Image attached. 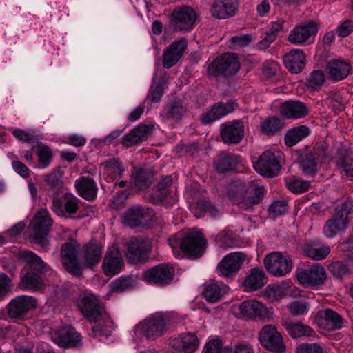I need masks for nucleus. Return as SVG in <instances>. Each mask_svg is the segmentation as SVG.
I'll return each mask as SVG.
<instances>
[{
	"instance_id": "nucleus-48",
	"label": "nucleus",
	"mask_w": 353,
	"mask_h": 353,
	"mask_svg": "<svg viewBox=\"0 0 353 353\" xmlns=\"http://www.w3.org/2000/svg\"><path fill=\"white\" fill-rule=\"evenodd\" d=\"M185 112L186 109L179 100H174L168 103L163 110L165 117L174 121H180Z\"/></svg>"
},
{
	"instance_id": "nucleus-15",
	"label": "nucleus",
	"mask_w": 353,
	"mask_h": 353,
	"mask_svg": "<svg viewBox=\"0 0 353 353\" xmlns=\"http://www.w3.org/2000/svg\"><path fill=\"white\" fill-rule=\"evenodd\" d=\"M206 248V240L201 232L187 234L180 241V249L187 256L196 259L201 257Z\"/></svg>"
},
{
	"instance_id": "nucleus-56",
	"label": "nucleus",
	"mask_w": 353,
	"mask_h": 353,
	"mask_svg": "<svg viewBox=\"0 0 353 353\" xmlns=\"http://www.w3.org/2000/svg\"><path fill=\"white\" fill-rule=\"evenodd\" d=\"M215 243L221 248H234L236 244L234 234L232 231L223 230L214 237Z\"/></svg>"
},
{
	"instance_id": "nucleus-24",
	"label": "nucleus",
	"mask_w": 353,
	"mask_h": 353,
	"mask_svg": "<svg viewBox=\"0 0 353 353\" xmlns=\"http://www.w3.org/2000/svg\"><path fill=\"white\" fill-rule=\"evenodd\" d=\"M241 163V157L232 152L222 151L213 159L214 170L220 174L234 171Z\"/></svg>"
},
{
	"instance_id": "nucleus-7",
	"label": "nucleus",
	"mask_w": 353,
	"mask_h": 353,
	"mask_svg": "<svg viewBox=\"0 0 353 353\" xmlns=\"http://www.w3.org/2000/svg\"><path fill=\"white\" fill-rule=\"evenodd\" d=\"M172 182V175L162 177L154 186L153 192L150 195V202L154 205H172L174 204L176 201V197L171 190Z\"/></svg>"
},
{
	"instance_id": "nucleus-59",
	"label": "nucleus",
	"mask_w": 353,
	"mask_h": 353,
	"mask_svg": "<svg viewBox=\"0 0 353 353\" xmlns=\"http://www.w3.org/2000/svg\"><path fill=\"white\" fill-rule=\"evenodd\" d=\"M328 270L336 279H343L350 273L349 265L346 263L339 261L330 263Z\"/></svg>"
},
{
	"instance_id": "nucleus-55",
	"label": "nucleus",
	"mask_w": 353,
	"mask_h": 353,
	"mask_svg": "<svg viewBox=\"0 0 353 353\" xmlns=\"http://www.w3.org/2000/svg\"><path fill=\"white\" fill-rule=\"evenodd\" d=\"M286 185L292 193L302 194L309 190L310 182L305 181L301 177L292 176L287 180Z\"/></svg>"
},
{
	"instance_id": "nucleus-25",
	"label": "nucleus",
	"mask_w": 353,
	"mask_h": 353,
	"mask_svg": "<svg viewBox=\"0 0 353 353\" xmlns=\"http://www.w3.org/2000/svg\"><path fill=\"white\" fill-rule=\"evenodd\" d=\"M281 115L288 120H296L305 117L309 114L306 104L298 100H288L280 107Z\"/></svg>"
},
{
	"instance_id": "nucleus-12",
	"label": "nucleus",
	"mask_w": 353,
	"mask_h": 353,
	"mask_svg": "<svg viewBox=\"0 0 353 353\" xmlns=\"http://www.w3.org/2000/svg\"><path fill=\"white\" fill-rule=\"evenodd\" d=\"M79 202L74 194L65 193L53 199L51 209L60 217L73 218L80 208Z\"/></svg>"
},
{
	"instance_id": "nucleus-18",
	"label": "nucleus",
	"mask_w": 353,
	"mask_h": 353,
	"mask_svg": "<svg viewBox=\"0 0 353 353\" xmlns=\"http://www.w3.org/2000/svg\"><path fill=\"white\" fill-rule=\"evenodd\" d=\"M259 339L261 345L266 349L276 353H282L285 351V345L283 343L281 334L272 325H265L260 332Z\"/></svg>"
},
{
	"instance_id": "nucleus-57",
	"label": "nucleus",
	"mask_w": 353,
	"mask_h": 353,
	"mask_svg": "<svg viewBox=\"0 0 353 353\" xmlns=\"http://www.w3.org/2000/svg\"><path fill=\"white\" fill-rule=\"evenodd\" d=\"M265 299L274 302L283 298L286 293L283 287L279 285H269L263 292Z\"/></svg>"
},
{
	"instance_id": "nucleus-20",
	"label": "nucleus",
	"mask_w": 353,
	"mask_h": 353,
	"mask_svg": "<svg viewBox=\"0 0 353 353\" xmlns=\"http://www.w3.org/2000/svg\"><path fill=\"white\" fill-rule=\"evenodd\" d=\"M169 346L179 353H194L199 347V341L193 332H184L169 340Z\"/></svg>"
},
{
	"instance_id": "nucleus-45",
	"label": "nucleus",
	"mask_w": 353,
	"mask_h": 353,
	"mask_svg": "<svg viewBox=\"0 0 353 353\" xmlns=\"http://www.w3.org/2000/svg\"><path fill=\"white\" fill-rule=\"evenodd\" d=\"M225 288L218 283H206L203 290V295L208 303H216L225 294Z\"/></svg>"
},
{
	"instance_id": "nucleus-36",
	"label": "nucleus",
	"mask_w": 353,
	"mask_h": 353,
	"mask_svg": "<svg viewBox=\"0 0 353 353\" xmlns=\"http://www.w3.org/2000/svg\"><path fill=\"white\" fill-rule=\"evenodd\" d=\"M330 247L325 243L313 241L306 242L303 246V252L305 254L316 261H321L326 258L330 253Z\"/></svg>"
},
{
	"instance_id": "nucleus-32",
	"label": "nucleus",
	"mask_w": 353,
	"mask_h": 353,
	"mask_svg": "<svg viewBox=\"0 0 353 353\" xmlns=\"http://www.w3.org/2000/svg\"><path fill=\"white\" fill-rule=\"evenodd\" d=\"M238 8V1H214L210 12L214 19H225L235 15Z\"/></svg>"
},
{
	"instance_id": "nucleus-53",
	"label": "nucleus",
	"mask_w": 353,
	"mask_h": 353,
	"mask_svg": "<svg viewBox=\"0 0 353 353\" xmlns=\"http://www.w3.org/2000/svg\"><path fill=\"white\" fill-rule=\"evenodd\" d=\"M133 175L135 185L140 190H143L150 186L154 178L152 172L143 168H135Z\"/></svg>"
},
{
	"instance_id": "nucleus-26",
	"label": "nucleus",
	"mask_w": 353,
	"mask_h": 353,
	"mask_svg": "<svg viewBox=\"0 0 353 353\" xmlns=\"http://www.w3.org/2000/svg\"><path fill=\"white\" fill-rule=\"evenodd\" d=\"M187 47L186 39L175 40L163 52V66L169 69L174 65L183 56Z\"/></svg>"
},
{
	"instance_id": "nucleus-14",
	"label": "nucleus",
	"mask_w": 353,
	"mask_h": 353,
	"mask_svg": "<svg viewBox=\"0 0 353 353\" xmlns=\"http://www.w3.org/2000/svg\"><path fill=\"white\" fill-rule=\"evenodd\" d=\"M175 274L174 268L167 263H161L145 270L143 278L151 284L167 285L172 283Z\"/></svg>"
},
{
	"instance_id": "nucleus-35",
	"label": "nucleus",
	"mask_w": 353,
	"mask_h": 353,
	"mask_svg": "<svg viewBox=\"0 0 353 353\" xmlns=\"http://www.w3.org/2000/svg\"><path fill=\"white\" fill-rule=\"evenodd\" d=\"M18 257L27 264L28 270L41 275L47 272L48 265L46 263L32 251L21 250L19 252Z\"/></svg>"
},
{
	"instance_id": "nucleus-47",
	"label": "nucleus",
	"mask_w": 353,
	"mask_h": 353,
	"mask_svg": "<svg viewBox=\"0 0 353 353\" xmlns=\"http://www.w3.org/2000/svg\"><path fill=\"white\" fill-rule=\"evenodd\" d=\"M284 127V122L279 117L272 116L267 117L260 125L263 134L268 136H274Z\"/></svg>"
},
{
	"instance_id": "nucleus-37",
	"label": "nucleus",
	"mask_w": 353,
	"mask_h": 353,
	"mask_svg": "<svg viewBox=\"0 0 353 353\" xmlns=\"http://www.w3.org/2000/svg\"><path fill=\"white\" fill-rule=\"evenodd\" d=\"M265 284V274L263 269L252 268L246 276L243 287L246 292H254L262 288Z\"/></svg>"
},
{
	"instance_id": "nucleus-8",
	"label": "nucleus",
	"mask_w": 353,
	"mask_h": 353,
	"mask_svg": "<svg viewBox=\"0 0 353 353\" xmlns=\"http://www.w3.org/2000/svg\"><path fill=\"white\" fill-rule=\"evenodd\" d=\"M166 319L163 314L153 315L138 324L134 330L135 333L142 334L147 339L161 336L166 330Z\"/></svg>"
},
{
	"instance_id": "nucleus-28",
	"label": "nucleus",
	"mask_w": 353,
	"mask_h": 353,
	"mask_svg": "<svg viewBox=\"0 0 353 353\" xmlns=\"http://www.w3.org/2000/svg\"><path fill=\"white\" fill-rule=\"evenodd\" d=\"M150 216L149 208L141 205L129 208L122 216V222L125 225L134 228L141 226Z\"/></svg>"
},
{
	"instance_id": "nucleus-34",
	"label": "nucleus",
	"mask_w": 353,
	"mask_h": 353,
	"mask_svg": "<svg viewBox=\"0 0 353 353\" xmlns=\"http://www.w3.org/2000/svg\"><path fill=\"white\" fill-rule=\"evenodd\" d=\"M326 69L328 72L329 79L339 81L345 79L350 74L351 65L341 59H332L327 63Z\"/></svg>"
},
{
	"instance_id": "nucleus-62",
	"label": "nucleus",
	"mask_w": 353,
	"mask_h": 353,
	"mask_svg": "<svg viewBox=\"0 0 353 353\" xmlns=\"http://www.w3.org/2000/svg\"><path fill=\"white\" fill-rule=\"evenodd\" d=\"M12 283L10 277L4 273L0 274V299H3L12 292Z\"/></svg>"
},
{
	"instance_id": "nucleus-46",
	"label": "nucleus",
	"mask_w": 353,
	"mask_h": 353,
	"mask_svg": "<svg viewBox=\"0 0 353 353\" xmlns=\"http://www.w3.org/2000/svg\"><path fill=\"white\" fill-rule=\"evenodd\" d=\"M284 22L283 19H279L271 23L270 30L266 32L265 37L257 43L259 49L265 50L268 48L276 40L278 33L283 29Z\"/></svg>"
},
{
	"instance_id": "nucleus-41",
	"label": "nucleus",
	"mask_w": 353,
	"mask_h": 353,
	"mask_svg": "<svg viewBox=\"0 0 353 353\" xmlns=\"http://www.w3.org/2000/svg\"><path fill=\"white\" fill-rule=\"evenodd\" d=\"M318 316L320 323L325 325L329 330L340 329L343 325V318L332 309L319 312Z\"/></svg>"
},
{
	"instance_id": "nucleus-23",
	"label": "nucleus",
	"mask_w": 353,
	"mask_h": 353,
	"mask_svg": "<svg viewBox=\"0 0 353 353\" xmlns=\"http://www.w3.org/2000/svg\"><path fill=\"white\" fill-rule=\"evenodd\" d=\"M52 341L62 347H74L81 345L82 336L73 327L68 326L57 331Z\"/></svg>"
},
{
	"instance_id": "nucleus-27",
	"label": "nucleus",
	"mask_w": 353,
	"mask_h": 353,
	"mask_svg": "<svg viewBox=\"0 0 353 353\" xmlns=\"http://www.w3.org/2000/svg\"><path fill=\"white\" fill-rule=\"evenodd\" d=\"M234 105L235 102L232 100L227 103H216L208 112L201 115L200 119L201 123L207 125L220 119L232 112L234 110Z\"/></svg>"
},
{
	"instance_id": "nucleus-39",
	"label": "nucleus",
	"mask_w": 353,
	"mask_h": 353,
	"mask_svg": "<svg viewBox=\"0 0 353 353\" xmlns=\"http://www.w3.org/2000/svg\"><path fill=\"white\" fill-rule=\"evenodd\" d=\"M192 211L196 218L203 217L206 214H209L212 218H216L220 214L217 208L207 199H199L192 208Z\"/></svg>"
},
{
	"instance_id": "nucleus-22",
	"label": "nucleus",
	"mask_w": 353,
	"mask_h": 353,
	"mask_svg": "<svg viewBox=\"0 0 353 353\" xmlns=\"http://www.w3.org/2000/svg\"><path fill=\"white\" fill-rule=\"evenodd\" d=\"M245 260V254L242 252L228 254L219 262L218 271L221 276H232L239 270Z\"/></svg>"
},
{
	"instance_id": "nucleus-29",
	"label": "nucleus",
	"mask_w": 353,
	"mask_h": 353,
	"mask_svg": "<svg viewBox=\"0 0 353 353\" xmlns=\"http://www.w3.org/2000/svg\"><path fill=\"white\" fill-rule=\"evenodd\" d=\"M283 64L293 74L300 73L305 66V55L300 49H292L283 57Z\"/></svg>"
},
{
	"instance_id": "nucleus-63",
	"label": "nucleus",
	"mask_w": 353,
	"mask_h": 353,
	"mask_svg": "<svg viewBox=\"0 0 353 353\" xmlns=\"http://www.w3.org/2000/svg\"><path fill=\"white\" fill-rule=\"evenodd\" d=\"M288 203L284 200L274 201L268 208L269 212L274 216H279L287 210Z\"/></svg>"
},
{
	"instance_id": "nucleus-52",
	"label": "nucleus",
	"mask_w": 353,
	"mask_h": 353,
	"mask_svg": "<svg viewBox=\"0 0 353 353\" xmlns=\"http://www.w3.org/2000/svg\"><path fill=\"white\" fill-rule=\"evenodd\" d=\"M112 322L111 321H105L103 323L101 322L92 326L91 330L88 331V335L94 339H99L103 341V339H108L112 335Z\"/></svg>"
},
{
	"instance_id": "nucleus-5",
	"label": "nucleus",
	"mask_w": 353,
	"mask_h": 353,
	"mask_svg": "<svg viewBox=\"0 0 353 353\" xmlns=\"http://www.w3.org/2000/svg\"><path fill=\"white\" fill-rule=\"evenodd\" d=\"M79 244L73 239H68L61 248L60 254L62 265L65 270L74 276H81L83 269L78 261Z\"/></svg>"
},
{
	"instance_id": "nucleus-21",
	"label": "nucleus",
	"mask_w": 353,
	"mask_h": 353,
	"mask_svg": "<svg viewBox=\"0 0 353 353\" xmlns=\"http://www.w3.org/2000/svg\"><path fill=\"white\" fill-rule=\"evenodd\" d=\"M123 266V260L119 249L109 248L105 252L101 266L105 276H113L121 272Z\"/></svg>"
},
{
	"instance_id": "nucleus-61",
	"label": "nucleus",
	"mask_w": 353,
	"mask_h": 353,
	"mask_svg": "<svg viewBox=\"0 0 353 353\" xmlns=\"http://www.w3.org/2000/svg\"><path fill=\"white\" fill-rule=\"evenodd\" d=\"M325 82V75L322 70H317L312 72L307 81V85L313 90H318Z\"/></svg>"
},
{
	"instance_id": "nucleus-50",
	"label": "nucleus",
	"mask_w": 353,
	"mask_h": 353,
	"mask_svg": "<svg viewBox=\"0 0 353 353\" xmlns=\"http://www.w3.org/2000/svg\"><path fill=\"white\" fill-rule=\"evenodd\" d=\"M333 214L350 225L351 216L353 214V199L347 198L335 206Z\"/></svg>"
},
{
	"instance_id": "nucleus-19",
	"label": "nucleus",
	"mask_w": 353,
	"mask_h": 353,
	"mask_svg": "<svg viewBox=\"0 0 353 353\" xmlns=\"http://www.w3.org/2000/svg\"><path fill=\"white\" fill-rule=\"evenodd\" d=\"M219 130L222 141L227 145L238 144L244 137V125L241 120L225 122Z\"/></svg>"
},
{
	"instance_id": "nucleus-54",
	"label": "nucleus",
	"mask_w": 353,
	"mask_h": 353,
	"mask_svg": "<svg viewBox=\"0 0 353 353\" xmlns=\"http://www.w3.org/2000/svg\"><path fill=\"white\" fill-rule=\"evenodd\" d=\"M36 155L38 159V168L44 169L49 167L53 159V153L48 146L39 143L37 145Z\"/></svg>"
},
{
	"instance_id": "nucleus-3",
	"label": "nucleus",
	"mask_w": 353,
	"mask_h": 353,
	"mask_svg": "<svg viewBox=\"0 0 353 353\" xmlns=\"http://www.w3.org/2000/svg\"><path fill=\"white\" fill-rule=\"evenodd\" d=\"M37 307V301L32 296L20 295L13 298L6 306L8 316L14 320L30 318Z\"/></svg>"
},
{
	"instance_id": "nucleus-44",
	"label": "nucleus",
	"mask_w": 353,
	"mask_h": 353,
	"mask_svg": "<svg viewBox=\"0 0 353 353\" xmlns=\"http://www.w3.org/2000/svg\"><path fill=\"white\" fill-rule=\"evenodd\" d=\"M284 327L288 334L293 339L301 338L303 336H310L314 332L310 326L297 322H286Z\"/></svg>"
},
{
	"instance_id": "nucleus-33",
	"label": "nucleus",
	"mask_w": 353,
	"mask_h": 353,
	"mask_svg": "<svg viewBox=\"0 0 353 353\" xmlns=\"http://www.w3.org/2000/svg\"><path fill=\"white\" fill-rule=\"evenodd\" d=\"M74 187L78 194L88 201H94L97 196L98 188L92 178L80 177L75 181Z\"/></svg>"
},
{
	"instance_id": "nucleus-17",
	"label": "nucleus",
	"mask_w": 353,
	"mask_h": 353,
	"mask_svg": "<svg viewBox=\"0 0 353 353\" xmlns=\"http://www.w3.org/2000/svg\"><path fill=\"white\" fill-rule=\"evenodd\" d=\"M265 269L270 274L283 276L292 268V262L289 257L283 256L279 252H272L265 256L263 261Z\"/></svg>"
},
{
	"instance_id": "nucleus-42",
	"label": "nucleus",
	"mask_w": 353,
	"mask_h": 353,
	"mask_svg": "<svg viewBox=\"0 0 353 353\" xmlns=\"http://www.w3.org/2000/svg\"><path fill=\"white\" fill-rule=\"evenodd\" d=\"M337 166L342 170L343 176L353 180V158L346 150L338 151L336 159Z\"/></svg>"
},
{
	"instance_id": "nucleus-60",
	"label": "nucleus",
	"mask_w": 353,
	"mask_h": 353,
	"mask_svg": "<svg viewBox=\"0 0 353 353\" xmlns=\"http://www.w3.org/2000/svg\"><path fill=\"white\" fill-rule=\"evenodd\" d=\"M164 90L165 81L163 79H160L157 83L151 85L147 95V99H150L153 103L159 102L163 95Z\"/></svg>"
},
{
	"instance_id": "nucleus-51",
	"label": "nucleus",
	"mask_w": 353,
	"mask_h": 353,
	"mask_svg": "<svg viewBox=\"0 0 353 353\" xmlns=\"http://www.w3.org/2000/svg\"><path fill=\"white\" fill-rule=\"evenodd\" d=\"M317 157L311 152H306L301 156L299 164L303 173L309 176H314L317 172Z\"/></svg>"
},
{
	"instance_id": "nucleus-40",
	"label": "nucleus",
	"mask_w": 353,
	"mask_h": 353,
	"mask_svg": "<svg viewBox=\"0 0 353 353\" xmlns=\"http://www.w3.org/2000/svg\"><path fill=\"white\" fill-rule=\"evenodd\" d=\"M348 226V224L339 219V217L332 213L331 217L325 221L323 232L327 238L332 239L339 233L345 231Z\"/></svg>"
},
{
	"instance_id": "nucleus-16",
	"label": "nucleus",
	"mask_w": 353,
	"mask_h": 353,
	"mask_svg": "<svg viewBox=\"0 0 353 353\" xmlns=\"http://www.w3.org/2000/svg\"><path fill=\"white\" fill-rule=\"evenodd\" d=\"M253 166L259 174L268 178L276 176L281 168L279 160L270 150L263 152Z\"/></svg>"
},
{
	"instance_id": "nucleus-9",
	"label": "nucleus",
	"mask_w": 353,
	"mask_h": 353,
	"mask_svg": "<svg viewBox=\"0 0 353 353\" xmlns=\"http://www.w3.org/2000/svg\"><path fill=\"white\" fill-rule=\"evenodd\" d=\"M197 14L190 6H183L172 11L170 24L176 31L188 32L192 29L197 19Z\"/></svg>"
},
{
	"instance_id": "nucleus-10",
	"label": "nucleus",
	"mask_w": 353,
	"mask_h": 353,
	"mask_svg": "<svg viewBox=\"0 0 353 353\" xmlns=\"http://www.w3.org/2000/svg\"><path fill=\"white\" fill-rule=\"evenodd\" d=\"M319 30L317 23L306 21L295 26L288 35V41L295 45L310 44L314 42Z\"/></svg>"
},
{
	"instance_id": "nucleus-1",
	"label": "nucleus",
	"mask_w": 353,
	"mask_h": 353,
	"mask_svg": "<svg viewBox=\"0 0 353 353\" xmlns=\"http://www.w3.org/2000/svg\"><path fill=\"white\" fill-rule=\"evenodd\" d=\"M265 194L264 187L251 181L246 184L241 183L238 185L234 201L241 209L247 210L261 203Z\"/></svg>"
},
{
	"instance_id": "nucleus-30",
	"label": "nucleus",
	"mask_w": 353,
	"mask_h": 353,
	"mask_svg": "<svg viewBox=\"0 0 353 353\" xmlns=\"http://www.w3.org/2000/svg\"><path fill=\"white\" fill-rule=\"evenodd\" d=\"M103 247L97 242L91 240L83 247L82 258L83 265L87 268H92L97 265L101 259Z\"/></svg>"
},
{
	"instance_id": "nucleus-2",
	"label": "nucleus",
	"mask_w": 353,
	"mask_h": 353,
	"mask_svg": "<svg viewBox=\"0 0 353 353\" xmlns=\"http://www.w3.org/2000/svg\"><path fill=\"white\" fill-rule=\"evenodd\" d=\"M207 65V75L209 77H231L240 69V63L236 54L225 53L217 57Z\"/></svg>"
},
{
	"instance_id": "nucleus-49",
	"label": "nucleus",
	"mask_w": 353,
	"mask_h": 353,
	"mask_svg": "<svg viewBox=\"0 0 353 353\" xmlns=\"http://www.w3.org/2000/svg\"><path fill=\"white\" fill-rule=\"evenodd\" d=\"M42 284L41 274L28 269L26 273L21 272L20 286L23 290H35Z\"/></svg>"
},
{
	"instance_id": "nucleus-13",
	"label": "nucleus",
	"mask_w": 353,
	"mask_h": 353,
	"mask_svg": "<svg viewBox=\"0 0 353 353\" xmlns=\"http://www.w3.org/2000/svg\"><path fill=\"white\" fill-rule=\"evenodd\" d=\"M77 305L83 316L90 323H97L102 318L103 307L100 301L93 294L80 296Z\"/></svg>"
},
{
	"instance_id": "nucleus-64",
	"label": "nucleus",
	"mask_w": 353,
	"mask_h": 353,
	"mask_svg": "<svg viewBox=\"0 0 353 353\" xmlns=\"http://www.w3.org/2000/svg\"><path fill=\"white\" fill-rule=\"evenodd\" d=\"M132 286L130 278L120 277L112 284V290L117 292H123Z\"/></svg>"
},
{
	"instance_id": "nucleus-11",
	"label": "nucleus",
	"mask_w": 353,
	"mask_h": 353,
	"mask_svg": "<svg viewBox=\"0 0 353 353\" xmlns=\"http://www.w3.org/2000/svg\"><path fill=\"white\" fill-rule=\"evenodd\" d=\"M296 277L301 285L316 288L324 284L327 276L323 267L320 264H315L309 269H298Z\"/></svg>"
},
{
	"instance_id": "nucleus-58",
	"label": "nucleus",
	"mask_w": 353,
	"mask_h": 353,
	"mask_svg": "<svg viewBox=\"0 0 353 353\" xmlns=\"http://www.w3.org/2000/svg\"><path fill=\"white\" fill-rule=\"evenodd\" d=\"M63 171L59 167L56 168L51 173L46 176V184L52 190H59L63 185Z\"/></svg>"
},
{
	"instance_id": "nucleus-43",
	"label": "nucleus",
	"mask_w": 353,
	"mask_h": 353,
	"mask_svg": "<svg viewBox=\"0 0 353 353\" xmlns=\"http://www.w3.org/2000/svg\"><path fill=\"white\" fill-rule=\"evenodd\" d=\"M310 134V128L306 125H299L289 130L285 135V143L288 147H292L308 137Z\"/></svg>"
},
{
	"instance_id": "nucleus-4",
	"label": "nucleus",
	"mask_w": 353,
	"mask_h": 353,
	"mask_svg": "<svg viewBox=\"0 0 353 353\" xmlns=\"http://www.w3.org/2000/svg\"><path fill=\"white\" fill-rule=\"evenodd\" d=\"M31 225L33 234L30 235V239L46 251L48 246L47 237L52 225V220L49 213L47 211H41L36 214Z\"/></svg>"
},
{
	"instance_id": "nucleus-6",
	"label": "nucleus",
	"mask_w": 353,
	"mask_h": 353,
	"mask_svg": "<svg viewBox=\"0 0 353 353\" xmlns=\"http://www.w3.org/2000/svg\"><path fill=\"white\" fill-rule=\"evenodd\" d=\"M152 243L149 239L141 237H132L128 243L126 256L132 264L143 263L149 258Z\"/></svg>"
},
{
	"instance_id": "nucleus-38",
	"label": "nucleus",
	"mask_w": 353,
	"mask_h": 353,
	"mask_svg": "<svg viewBox=\"0 0 353 353\" xmlns=\"http://www.w3.org/2000/svg\"><path fill=\"white\" fill-rule=\"evenodd\" d=\"M152 129V126L150 125H139L123 137V145L126 147H131L139 143L147 137Z\"/></svg>"
},
{
	"instance_id": "nucleus-31",
	"label": "nucleus",
	"mask_w": 353,
	"mask_h": 353,
	"mask_svg": "<svg viewBox=\"0 0 353 353\" xmlns=\"http://www.w3.org/2000/svg\"><path fill=\"white\" fill-rule=\"evenodd\" d=\"M239 310L244 317L252 319H262L268 316L266 307L256 300H246L242 302Z\"/></svg>"
}]
</instances>
